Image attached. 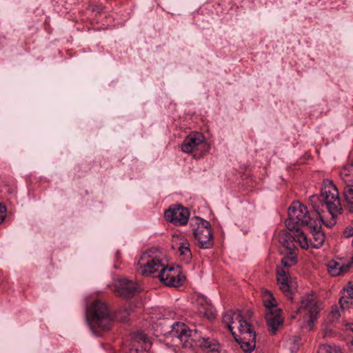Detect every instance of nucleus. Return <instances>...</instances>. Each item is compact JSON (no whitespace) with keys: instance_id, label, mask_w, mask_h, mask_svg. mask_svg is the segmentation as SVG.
Segmentation results:
<instances>
[{"instance_id":"nucleus-1","label":"nucleus","mask_w":353,"mask_h":353,"mask_svg":"<svg viewBox=\"0 0 353 353\" xmlns=\"http://www.w3.org/2000/svg\"><path fill=\"white\" fill-rule=\"evenodd\" d=\"M155 252H158L156 248L148 250L141 256L138 262L140 273L147 276L158 272L154 276L158 277L165 285L175 288L182 285L185 276L181 274L179 268H169Z\"/></svg>"},{"instance_id":"nucleus-2","label":"nucleus","mask_w":353,"mask_h":353,"mask_svg":"<svg viewBox=\"0 0 353 353\" xmlns=\"http://www.w3.org/2000/svg\"><path fill=\"white\" fill-rule=\"evenodd\" d=\"M167 340L174 345H181L184 348L201 347L205 353H219L220 346L218 342L210 337H203L194 332L183 323L176 322L172 325L171 330L165 333Z\"/></svg>"},{"instance_id":"nucleus-3","label":"nucleus","mask_w":353,"mask_h":353,"mask_svg":"<svg viewBox=\"0 0 353 353\" xmlns=\"http://www.w3.org/2000/svg\"><path fill=\"white\" fill-rule=\"evenodd\" d=\"M310 202L314 211L319 214L321 221H323V217L321 216V213L323 212L324 207L333 219L340 214L343 209V203H341L339 196L338 189L332 181H328V184L323 189L321 198L313 195L310 196Z\"/></svg>"},{"instance_id":"nucleus-4","label":"nucleus","mask_w":353,"mask_h":353,"mask_svg":"<svg viewBox=\"0 0 353 353\" xmlns=\"http://www.w3.org/2000/svg\"><path fill=\"white\" fill-rule=\"evenodd\" d=\"M86 321L92 332L97 329L107 331L110 329L112 317L106 304L96 300L86 309Z\"/></svg>"},{"instance_id":"nucleus-5","label":"nucleus","mask_w":353,"mask_h":353,"mask_svg":"<svg viewBox=\"0 0 353 353\" xmlns=\"http://www.w3.org/2000/svg\"><path fill=\"white\" fill-rule=\"evenodd\" d=\"M312 219L307 208L299 201H293L288 208V218L285 225L289 230H297L300 226L310 225Z\"/></svg>"},{"instance_id":"nucleus-6","label":"nucleus","mask_w":353,"mask_h":353,"mask_svg":"<svg viewBox=\"0 0 353 353\" xmlns=\"http://www.w3.org/2000/svg\"><path fill=\"white\" fill-rule=\"evenodd\" d=\"M339 176L343 183V208L353 213V159L342 167Z\"/></svg>"},{"instance_id":"nucleus-7","label":"nucleus","mask_w":353,"mask_h":353,"mask_svg":"<svg viewBox=\"0 0 353 353\" xmlns=\"http://www.w3.org/2000/svg\"><path fill=\"white\" fill-rule=\"evenodd\" d=\"M252 314L251 312H247V316H243L239 310L228 311L223 315V322L226 324L228 328L232 334L234 328L236 327L241 334L251 333L252 325L247 318Z\"/></svg>"},{"instance_id":"nucleus-8","label":"nucleus","mask_w":353,"mask_h":353,"mask_svg":"<svg viewBox=\"0 0 353 353\" xmlns=\"http://www.w3.org/2000/svg\"><path fill=\"white\" fill-rule=\"evenodd\" d=\"M196 228L194 229V236L197 245L202 249L212 248L213 234L210 223L201 218L196 217Z\"/></svg>"},{"instance_id":"nucleus-9","label":"nucleus","mask_w":353,"mask_h":353,"mask_svg":"<svg viewBox=\"0 0 353 353\" xmlns=\"http://www.w3.org/2000/svg\"><path fill=\"white\" fill-rule=\"evenodd\" d=\"M321 310L319 302L312 296H306L302 299L298 312L304 311L305 312V315L309 316V320L307 321L309 330L313 328Z\"/></svg>"},{"instance_id":"nucleus-10","label":"nucleus","mask_w":353,"mask_h":353,"mask_svg":"<svg viewBox=\"0 0 353 353\" xmlns=\"http://www.w3.org/2000/svg\"><path fill=\"white\" fill-rule=\"evenodd\" d=\"M164 216L168 221L176 225H183L188 221L190 212L181 205H176L166 210Z\"/></svg>"},{"instance_id":"nucleus-11","label":"nucleus","mask_w":353,"mask_h":353,"mask_svg":"<svg viewBox=\"0 0 353 353\" xmlns=\"http://www.w3.org/2000/svg\"><path fill=\"white\" fill-rule=\"evenodd\" d=\"M205 146V142L203 134L198 132H193L184 139L181 145V150L185 153H190L199 150Z\"/></svg>"},{"instance_id":"nucleus-12","label":"nucleus","mask_w":353,"mask_h":353,"mask_svg":"<svg viewBox=\"0 0 353 353\" xmlns=\"http://www.w3.org/2000/svg\"><path fill=\"white\" fill-rule=\"evenodd\" d=\"M137 285L126 279L118 280L114 285V291L120 296L131 298L137 291Z\"/></svg>"},{"instance_id":"nucleus-13","label":"nucleus","mask_w":353,"mask_h":353,"mask_svg":"<svg viewBox=\"0 0 353 353\" xmlns=\"http://www.w3.org/2000/svg\"><path fill=\"white\" fill-rule=\"evenodd\" d=\"M243 338L238 337L235 332H232V335L235 341L241 345L242 350L246 353H250L255 347L256 343V333L251 330V333L243 334Z\"/></svg>"},{"instance_id":"nucleus-14","label":"nucleus","mask_w":353,"mask_h":353,"mask_svg":"<svg viewBox=\"0 0 353 353\" xmlns=\"http://www.w3.org/2000/svg\"><path fill=\"white\" fill-rule=\"evenodd\" d=\"M327 270L331 276H336L341 274H343L349 271V270L353 266V256L350 261L347 263H343L340 261L335 260H331L328 262Z\"/></svg>"},{"instance_id":"nucleus-15","label":"nucleus","mask_w":353,"mask_h":353,"mask_svg":"<svg viewBox=\"0 0 353 353\" xmlns=\"http://www.w3.org/2000/svg\"><path fill=\"white\" fill-rule=\"evenodd\" d=\"M276 278L280 289L288 298L292 299L289 284L288 270L283 268H276Z\"/></svg>"},{"instance_id":"nucleus-16","label":"nucleus","mask_w":353,"mask_h":353,"mask_svg":"<svg viewBox=\"0 0 353 353\" xmlns=\"http://www.w3.org/2000/svg\"><path fill=\"white\" fill-rule=\"evenodd\" d=\"M281 310L266 312L265 314V318L268 326V330L272 335L276 334L279 327L283 323V319L281 316Z\"/></svg>"},{"instance_id":"nucleus-17","label":"nucleus","mask_w":353,"mask_h":353,"mask_svg":"<svg viewBox=\"0 0 353 353\" xmlns=\"http://www.w3.org/2000/svg\"><path fill=\"white\" fill-rule=\"evenodd\" d=\"M279 241L288 252H295L297 249L295 245V236L287 231H281L279 234Z\"/></svg>"},{"instance_id":"nucleus-18","label":"nucleus","mask_w":353,"mask_h":353,"mask_svg":"<svg viewBox=\"0 0 353 353\" xmlns=\"http://www.w3.org/2000/svg\"><path fill=\"white\" fill-rule=\"evenodd\" d=\"M309 229L312 234V239L311 243L315 248H319L323 245L325 241V234L321 231V227L317 224L313 225L312 223L309 225Z\"/></svg>"},{"instance_id":"nucleus-19","label":"nucleus","mask_w":353,"mask_h":353,"mask_svg":"<svg viewBox=\"0 0 353 353\" xmlns=\"http://www.w3.org/2000/svg\"><path fill=\"white\" fill-rule=\"evenodd\" d=\"M263 304L267 310V312H276V310H281L276 307V301L272 294L270 291H265L263 293Z\"/></svg>"},{"instance_id":"nucleus-20","label":"nucleus","mask_w":353,"mask_h":353,"mask_svg":"<svg viewBox=\"0 0 353 353\" xmlns=\"http://www.w3.org/2000/svg\"><path fill=\"white\" fill-rule=\"evenodd\" d=\"M296 263L297 257L295 252H289L288 254L281 259V266H278L277 268H283L288 270V268L294 265Z\"/></svg>"},{"instance_id":"nucleus-21","label":"nucleus","mask_w":353,"mask_h":353,"mask_svg":"<svg viewBox=\"0 0 353 353\" xmlns=\"http://www.w3.org/2000/svg\"><path fill=\"white\" fill-rule=\"evenodd\" d=\"M344 290L346 291L347 295L342 296L339 300V304L343 309L347 307L348 306L345 305L353 299V283L349 282L347 288H344Z\"/></svg>"},{"instance_id":"nucleus-22","label":"nucleus","mask_w":353,"mask_h":353,"mask_svg":"<svg viewBox=\"0 0 353 353\" xmlns=\"http://www.w3.org/2000/svg\"><path fill=\"white\" fill-rule=\"evenodd\" d=\"M296 232V234H295L296 241H297L300 246L303 249H307L309 247V243L307 241V238L304 232L299 230V228L295 230Z\"/></svg>"},{"instance_id":"nucleus-23","label":"nucleus","mask_w":353,"mask_h":353,"mask_svg":"<svg viewBox=\"0 0 353 353\" xmlns=\"http://www.w3.org/2000/svg\"><path fill=\"white\" fill-rule=\"evenodd\" d=\"M178 250L180 256H183L184 259H188L191 257L192 253L190 249V244L188 241H184L183 242L181 243Z\"/></svg>"},{"instance_id":"nucleus-24","label":"nucleus","mask_w":353,"mask_h":353,"mask_svg":"<svg viewBox=\"0 0 353 353\" xmlns=\"http://www.w3.org/2000/svg\"><path fill=\"white\" fill-rule=\"evenodd\" d=\"M319 353H343L341 348L336 345H321L318 350Z\"/></svg>"},{"instance_id":"nucleus-25","label":"nucleus","mask_w":353,"mask_h":353,"mask_svg":"<svg viewBox=\"0 0 353 353\" xmlns=\"http://www.w3.org/2000/svg\"><path fill=\"white\" fill-rule=\"evenodd\" d=\"M6 207L0 204V223L3 222L5 219Z\"/></svg>"},{"instance_id":"nucleus-26","label":"nucleus","mask_w":353,"mask_h":353,"mask_svg":"<svg viewBox=\"0 0 353 353\" xmlns=\"http://www.w3.org/2000/svg\"><path fill=\"white\" fill-rule=\"evenodd\" d=\"M343 235L346 238H350L353 236V228H346V229L343 232Z\"/></svg>"},{"instance_id":"nucleus-27","label":"nucleus","mask_w":353,"mask_h":353,"mask_svg":"<svg viewBox=\"0 0 353 353\" xmlns=\"http://www.w3.org/2000/svg\"><path fill=\"white\" fill-rule=\"evenodd\" d=\"M301 339L299 336H294L293 338V342L294 344L297 345L296 348L299 347V345L301 344Z\"/></svg>"},{"instance_id":"nucleus-28","label":"nucleus","mask_w":353,"mask_h":353,"mask_svg":"<svg viewBox=\"0 0 353 353\" xmlns=\"http://www.w3.org/2000/svg\"><path fill=\"white\" fill-rule=\"evenodd\" d=\"M332 314H333L334 316H335L336 318L338 316H339V315H340L338 310H336V311L333 310V311H332Z\"/></svg>"},{"instance_id":"nucleus-29","label":"nucleus","mask_w":353,"mask_h":353,"mask_svg":"<svg viewBox=\"0 0 353 353\" xmlns=\"http://www.w3.org/2000/svg\"><path fill=\"white\" fill-rule=\"evenodd\" d=\"M349 329L353 332V323L349 325Z\"/></svg>"},{"instance_id":"nucleus-30","label":"nucleus","mask_w":353,"mask_h":353,"mask_svg":"<svg viewBox=\"0 0 353 353\" xmlns=\"http://www.w3.org/2000/svg\"><path fill=\"white\" fill-rule=\"evenodd\" d=\"M137 353H148V352H143V351H141V352H138V351H137Z\"/></svg>"}]
</instances>
